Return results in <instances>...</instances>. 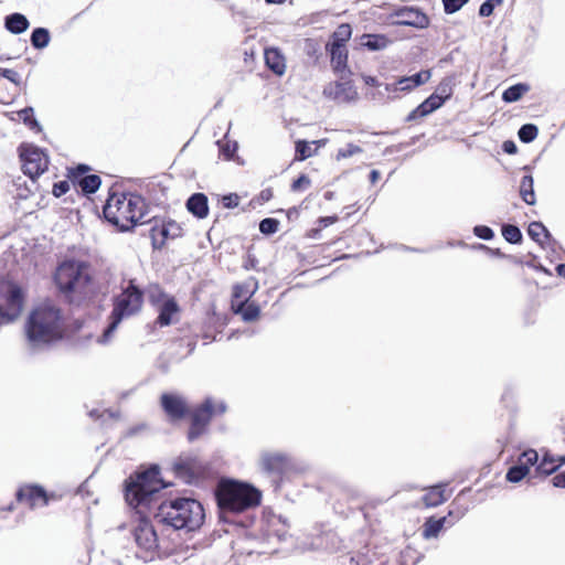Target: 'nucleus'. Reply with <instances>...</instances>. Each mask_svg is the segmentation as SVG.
<instances>
[{
  "label": "nucleus",
  "instance_id": "obj_39",
  "mask_svg": "<svg viewBox=\"0 0 565 565\" xmlns=\"http://www.w3.org/2000/svg\"><path fill=\"white\" fill-rule=\"evenodd\" d=\"M501 232L504 239L511 244H520L522 242V233L515 225L504 224Z\"/></svg>",
  "mask_w": 565,
  "mask_h": 565
},
{
  "label": "nucleus",
  "instance_id": "obj_42",
  "mask_svg": "<svg viewBox=\"0 0 565 565\" xmlns=\"http://www.w3.org/2000/svg\"><path fill=\"white\" fill-rule=\"evenodd\" d=\"M539 134V128L533 124H525L519 130V138L522 142L529 143L533 141Z\"/></svg>",
  "mask_w": 565,
  "mask_h": 565
},
{
  "label": "nucleus",
  "instance_id": "obj_27",
  "mask_svg": "<svg viewBox=\"0 0 565 565\" xmlns=\"http://www.w3.org/2000/svg\"><path fill=\"white\" fill-rule=\"evenodd\" d=\"M185 206L198 218H205L209 215V201L204 193L198 192L192 194L188 199Z\"/></svg>",
  "mask_w": 565,
  "mask_h": 565
},
{
  "label": "nucleus",
  "instance_id": "obj_59",
  "mask_svg": "<svg viewBox=\"0 0 565 565\" xmlns=\"http://www.w3.org/2000/svg\"><path fill=\"white\" fill-rule=\"evenodd\" d=\"M351 565H367L366 558L363 555L352 556L350 558Z\"/></svg>",
  "mask_w": 565,
  "mask_h": 565
},
{
  "label": "nucleus",
  "instance_id": "obj_14",
  "mask_svg": "<svg viewBox=\"0 0 565 565\" xmlns=\"http://www.w3.org/2000/svg\"><path fill=\"white\" fill-rule=\"evenodd\" d=\"M20 150L23 173L30 179L35 180L47 170L49 157L44 151L33 146L21 147Z\"/></svg>",
  "mask_w": 565,
  "mask_h": 565
},
{
  "label": "nucleus",
  "instance_id": "obj_63",
  "mask_svg": "<svg viewBox=\"0 0 565 565\" xmlns=\"http://www.w3.org/2000/svg\"><path fill=\"white\" fill-rule=\"evenodd\" d=\"M556 273L565 278V264H559L556 266Z\"/></svg>",
  "mask_w": 565,
  "mask_h": 565
},
{
  "label": "nucleus",
  "instance_id": "obj_9",
  "mask_svg": "<svg viewBox=\"0 0 565 565\" xmlns=\"http://www.w3.org/2000/svg\"><path fill=\"white\" fill-rule=\"evenodd\" d=\"M225 411L224 403L215 402L212 398H206L201 404L191 407L186 417L189 420L188 440L194 441L203 436L207 431L212 419L215 416L223 415Z\"/></svg>",
  "mask_w": 565,
  "mask_h": 565
},
{
  "label": "nucleus",
  "instance_id": "obj_34",
  "mask_svg": "<svg viewBox=\"0 0 565 565\" xmlns=\"http://www.w3.org/2000/svg\"><path fill=\"white\" fill-rule=\"evenodd\" d=\"M520 195L526 204L533 205L535 203V193L533 189L532 175L527 174L521 179Z\"/></svg>",
  "mask_w": 565,
  "mask_h": 565
},
{
  "label": "nucleus",
  "instance_id": "obj_55",
  "mask_svg": "<svg viewBox=\"0 0 565 565\" xmlns=\"http://www.w3.org/2000/svg\"><path fill=\"white\" fill-rule=\"evenodd\" d=\"M493 9H494V2H493V0H487V1H484V2L480 6L479 14H480L481 17H489V15H491V14H492Z\"/></svg>",
  "mask_w": 565,
  "mask_h": 565
},
{
  "label": "nucleus",
  "instance_id": "obj_49",
  "mask_svg": "<svg viewBox=\"0 0 565 565\" xmlns=\"http://www.w3.org/2000/svg\"><path fill=\"white\" fill-rule=\"evenodd\" d=\"M430 71L429 70H426V71H420L412 76H409L411 78V82L413 83L412 85L416 88L423 84H425L426 82L429 81L430 78Z\"/></svg>",
  "mask_w": 565,
  "mask_h": 565
},
{
  "label": "nucleus",
  "instance_id": "obj_54",
  "mask_svg": "<svg viewBox=\"0 0 565 565\" xmlns=\"http://www.w3.org/2000/svg\"><path fill=\"white\" fill-rule=\"evenodd\" d=\"M236 148V143H231L230 141H226L221 146V152L224 156V158L228 160L233 158Z\"/></svg>",
  "mask_w": 565,
  "mask_h": 565
},
{
  "label": "nucleus",
  "instance_id": "obj_62",
  "mask_svg": "<svg viewBox=\"0 0 565 565\" xmlns=\"http://www.w3.org/2000/svg\"><path fill=\"white\" fill-rule=\"evenodd\" d=\"M256 264H257V260H256V259H254V258H249V259L246 262V264L244 265V267H245L246 269H249V268L255 269V268H256Z\"/></svg>",
  "mask_w": 565,
  "mask_h": 565
},
{
  "label": "nucleus",
  "instance_id": "obj_23",
  "mask_svg": "<svg viewBox=\"0 0 565 565\" xmlns=\"http://www.w3.org/2000/svg\"><path fill=\"white\" fill-rule=\"evenodd\" d=\"M451 497L448 483H438L424 489L422 502L425 508H436L445 503Z\"/></svg>",
  "mask_w": 565,
  "mask_h": 565
},
{
  "label": "nucleus",
  "instance_id": "obj_19",
  "mask_svg": "<svg viewBox=\"0 0 565 565\" xmlns=\"http://www.w3.org/2000/svg\"><path fill=\"white\" fill-rule=\"evenodd\" d=\"M393 24L408 25L417 29H425L429 25V18L419 9L401 8L392 13Z\"/></svg>",
  "mask_w": 565,
  "mask_h": 565
},
{
  "label": "nucleus",
  "instance_id": "obj_4",
  "mask_svg": "<svg viewBox=\"0 0 565 565\" xmlns=\"http://www.w3.org/2000/svg\"><path fill=\"white\" fill-rule=\"evenodd\" d=\"M54 280L62 294L71 301H79L92 292L90 266L87 262L66 259L54 274Z\"/></svg>",
  "mask_w": 565,
  "mask_h": 565
},
{
  "label": "nucleus",
  "instance_id": "obj_43",
  "mask_svg": "<svg viewBox=\"0 0 565 565\" xmlns=\"http://www.w3.org/2000/svg\"><path fill=\"white\" fill-rule=\"evenodd\" d=\"M311 186V179L302 173L290 184V190L295 193L305 192Z\"/></svg>",
  "mask_w": 565,
  "mask_h": 565
},
{
  "label": "nucleus",
  "instance_id": "obj_64",
  "mask_svg": "<svg viewBox=\"0 0 565 565\" xmlns=\"http://www.w3.org/2000/svg\"><path fill=\"white\" fill-rule=\"evenodd\" d=\"M202 337L203 339H206L209 342L215 340V335L210 334V332H205Z\"/></svg>",
  "mask_w": 565,
  "mask_h": 565
},
{
  "label": "nucleus",
  "instance_id": "obj_7",
  "mask_svg": "<svg viewBox=\"0 0 565 565\" xmlns=\"http://www.w3.org/2000/svg\"><path fill=\"white\" fill-rule=\"evenodd\" d=\"M146 290H142L136 279H129L121 291L113 298V310L109 324L105 329L100 342H106L118 324L127 318L138 315L143 306Z\"/></svg>",
  "mask_w": 565,
  "mask_h": 565
},
{
  "label": "nucleus",
  "instance_id": "obj_1",
  "mask_svg": "<svg viewBox=\"0 0 565 565\" xmlns=\"http://www.w3.org/2000/svg\"><path fill=\"white\" fill-rule=\"evenodd\" d=\"M26 337L35 344H51L64 337L62 310L50 301L36 306L25 324Z\"/></svg>",
  "mask_w": 565,
  "mask_h": 565
},
{
  "label": "nucleus",
  "instance_id": "obj_3",
  "mask_svg": "<svg viewBox=\"0 0 565 565\" xmlns=\"http://www.w3.org/2000/svg\"><path fill=\"white\" fill-rule=\"evenodd\" d=\"M215 499L222 511L242 513L260 505L262 491L247 482L221 479L215 489Z\"/></svg>",
  "mask_w": 565,
  "mask_h": 565
},
{
  "label": "nucleus",
  "instance_id": "obj_29",
  "mask_svg": "<svg viewBox=\"0 0 565 565\" xmlns=\"http://www.w3.org/2000/svg\"><path fill=\"white\" fill-rule=\"evenodd\" d=\"M447 522V516L435 518L430 516L426 519L422 526V536L426 540L435 539L439 535Z\"/></svg>",
  "mask_w": 565,
  "mask_h": 565
},
{
  "label": "nucleus",
  "instance_id": "obj_45",
  "mask_svg": "<svg viewBox=\"0 0 565 565\" xmlns=\"http://www.w3.org/2000/svg\"><path fill=\"white\" fill-rule=\"evenodd\" d=\"M18 116L29 128L34 129L39 127L33 108L25 107L18 111Z\"/></svg>",
  "mask_w": 565,
  "mask_h": 565
},
{
  "label": "nucleus",
  "instance_id": "obj_56",
  "mask_svg": "<svg viewBox=\"0 0 565 565\" xmlns=\"http://www.w3.org/2000/svg\"><path fill=\"white\" fill-rule=\"evenodd\" d=\"M552 483L557 488H565V472L557 473L553 477Z\"/></svg>",
  "mask_w": 565,
  "mask_h": 565
},
{
  "label": "nucleus",
  "instance_id": "obj_41",
  "mask_svg": "<svg viewBox=\"0 0 565 565\" xmlns=\"http://www.w3.org/2000/svg\"><path fill=\"white\" fill-rule=\"evenodd\" d=\"M313 154L309 142L306 140H297L295 145V160L303 161Z\"/></svg>",
  "mask_w": 565,
  "mask_h": 565
},
{
  "label": "nucleus",
  "instance_id": "obj_38",
  "mask_svg": "<svg viewBox=\"0 0 565 565\" xmlns=\"http://www.w3.org/2000/svg\"><path fill=\"white\" fill-rule=\"evenodd\" d=\"M50 42V33L44 28H36L31 34V43L35 49H43Z\"/></svg>",
  "mask_w": 565,
  "mask_h": 565
},
{
  "label": "nucleus",
  "instance_id": "obj_53",
  "mask_svg": "<svg viewBox=\"0 0 565 565\" xmlns=\"http://www.w3.org/2000/svg\"><path fill=\"white\" fill-rule=\"evenodd\" d=\"M0 77H4L17 85L21 82L20 74L11 68H0Z\"/></svg>",
  "mask_w": 565,
  "mask_h": 565
},
{
  "label": "nucleus",
  "instance_id": "obj_61",
  "mask_svg": "<svg viewBox=\"0 0 565 565\" xmlns=\"http://www.w3.org/2000/svg\"><path fill=\"white\" fill-rule=\"evenodd\" d=\"M380 177H381V173L377 170H372L369 175L370 181L373 184L376 183V181L380 179Z\"/></svg>",
  "mask_w": 565,
  "mask_h": 565
},
{
  "label": "nucleus",
  "instance_id": "obj_48",
  "mask_svg": "<svg viewBox=\"0 0 565 565\" xmlns=\"http://www.w3.org/2000/svg\"><path fill=\"white\" fill-rule=\"evenodd\" d=\"M469 0H443L446 13H455L460 10Z\"/></svg>",
  "mask_w": 565,
  "mask_h": 565
},
{
  "label": "nucleus",
  "instance_id": "obj_57",
  "mask_svg": "<svg viewBox=\"0 0 565 565\" xmlns=\"http://www.w3.org/2000/svg\"><path fill=\"white\" fill-rule=\"evenodd\" d=\"M259 200L262 202H268L274 198V191L271 188H266L259 192Z\"/></svg>",
  "mask_w": 565,
  "mask_h": 565
},
{
  "label": "nucleus",
  "instance_id": "obj_50",
  "mask_svg": "<svg viewBox=\"0 0 565 565\" xmlns=\"http://www.w3.org/2000/svg\"><path fill=\"white\" fill-rule=\"evenodd\" d=\"M473 233L479 238L486 239V241H489V239L493 238V236H494L493 231L487 225L475 226Z\"/></svg>",
  "mask_w": 565,
  "mask_h": 565
},
{
  "label": "nucleus",
  "instance_id": "obj_46",
  "mask_svg": "<svg viewBox=\"0 0 565 565\" xmlns=\"http://www.w3.org/2000/svg\"><path fill=\"white\" fill-rule=\"evenodd\" d=\"M279 230V221L276 218L267 217L259 223V231L265 235H270Z\"/></svg>",
  "mask_w": 565,
  "mask_h": 565
},
{
  "label": "nucleus",
  "instance_id": "obj_18",
  "mask_svg": "<svg viewBox=\"0 0 565 565\" xmlns=\"http://www.w3.org/2000/svg\"><path fill=\"white\" fill-rule=\"evenodd\" d=\"M161 407L171 423L186 419L191 406L186 399L172 393H164L160 397Z\"/></svg>",
  "mask_w": 565,
  "mask_h": 565
},
{
  "label": "nucleus",
  "instance_id": "obj_30",
  "mask_svg": "<svg viewBox=\"0 0 565 565\" xmlns=\"http://www.w3.org/2000/svg\"><path fill=\"white\" fill-rule=\"evenodd\" d=\"M390 40L384 34H363L360 44L370 51H379L385 49Z\"/></svg>",
  "mask_w": 565,
  "mask_h": 565
},
{
  "label": "nucleus",
  "instance_id": "obj_36",
  "mask_svg": "<svg viewBox=\"0 0 565 565\" xmlns=\"http://www.w3.org/2000/svg\"><path fill=\"white\" fill-rule=\"evenodd\" d=\"M254 291L249 289L247 284H236L233 286L231 307L234 305H238L239 301H244L245 299H249Z\"/></svg>",
  "mask_w": 565,
  "mask_h": 565
},
{
  "label": "nucleus",
  "instance_id": "obj_25",
  "mask_svg": "<svg viewBox=\"0 0 565 565\" xmlns=\"http://www.w3.org/2000/svg\"><path fill=\"white\" fill-rule=\"evenodd\" d=\"M265 65L277 76H282L286 72V58L277 47L265 49Z\"/></svg>",
  "mask_w": 565,
  "mask_h": 565
},
{
  "label": "nucleus",
  "instance_id": "obj_17",
  "mask_svg": "<svg viewBox=\"0 0 565 565\" xmlns=\"http://www.w3.org/2000/svg\"><path fill=\"white\" fill-rule=\"evenodd\" d=\"M182 227L173 220L156 221L150 230L152 247L161 249L169 239H174L182 235Z\"/></svg>",
  "mask_w": 565,
  "mask_h": 565
},
{
  "label": "nucleus",
  "instance_id": "obj_47",
  "mask_svg": "<svg viewBox=\"0 0 565 565\" xmlns=\"http://www.w3.org/2000/svg\"><path fill=\"white\" fill-rule=\"evenodd\" d=\"M362 151H363V149L360 146L354 145V143H348L345 147L340 148L338 150L337 159L338 160L347 159L354 154L361 153Z\"/></svg>",
  "mask_w": 565,
  "mask_h": 565
},
{
  "label": "nucleus",
  "instance_id": "obj_40",
  "mask_svg": "<svg viewBox=\"0 0 565 565\" xmlns=\"http://www.w3.org/2000/svg\"><path fill=\"white\" fill-rule=\"evenodd\" d=\"M409 76L401 77L398 81L392 84H385V90L388 93L399 92H411L415 87L412 85Z\"/></svg>",
  "mask_w": 565,
  "mask_h": 565
},
{
  "label": "nucleus",
  "instance_id": "obj_31",
  "mask_svg": "<svg viewBox=\"0 0 565 565\" xmlns=\"http://www.w3.org/2000/svg\"><path fill=\"white\" fill-rule=\"evenodd\" d=\"M563 465H565V457L554 459L553 457L544 456L535 470L540 476H550Z\"/></svg>",
  "mask_w": 565,
  "mask_h": 565
},
{
  "label": "nucleus",
  "instance_id": "obj_37",
  "mask_svg": "<svg viewBox=\"0 0 565 565\" xmlns=\"http://www.w3.org/2000/svg\"><path fill=\"white\" fill-rule=\"evenodd\" d=\"M352 29L349 23L340 24L331 35L330 43H338L347 45V42L351 39Z\"/></svg>",
  "mask_w": 565,
  "mask_h": 565
},
{
  "label": "nucleus",
  "instance_id": "obj_44",
  "mask_svg": "<svg viewBox=\"0 0 565 565\" xmlns=\"http://www.w3.org/2000/svg\"><path fill=\"white\" fill-rule=\"evenodd\" d=\"M338 220L339 217L337 215L319 217L317 221L318 227L311 228L308 236L316 237L323 228L334 224Z\"/></svg>",
  "mask_w": 565,
  "mask_h": 565
},
{
  "label": "nucleus",
  "instance_id": "obj_6",
  "mask_svg": "<svg viewBox=\"0 0 565 565\" xmlns=\"http://www.w3.org/2000/svg\"><path fill=\"white\" fill-rule=\"evenodd\" d=\"M164 487L159 469L153 467L130 476L125 481V499L138 514H142L150 509L157 494Z\"/></svg>",
  "mask_w": 565,
  "mask_h": 565
},
{
  "label": "nucleus",
  "instance_id": "obj_20",
  "mask_svg": "<svg viewBox=\"0 0 565 565\" xmlns=\"http://www.w3.org/2000/svg\"><path fill=\"white\" fill-rule=\"evenodd\" d=\"M539 455L534 449L523 451L514 466L510 467L507 472L509 482H519L529 475L530 469L537 463Z\"/></svg>",
  "mask_w": 565,
  "mask_h": 565
},
{
  "label": "nucleus",
  "instance_id": "obj_24",
  "mask_svg": "<svg viewBox=\"0 0 565 565\" xmlns=\"http://www.w3.org/2000/svg\"><path fill=\"white\" fill-rule=\"evenodd\" d=\"M527 234L542 248H548L556 244L548 230L541 222H531L527 227Z\"/></svg>",
  "mask_w": 565,
  "mask_h": 565
},
{
  "label": "nucleus",
  "instance_id": "obj_28",
  "mask_svg": "<svg viewBox=\"0 0 565 565\" xmlns=\"http://www.w3.org/2000/svg\"><path fill=\"white\" fill-rule=\"evenodd\" d=\"M231 308L236 315H239L242 319L247 322L256 321L260 316L259 306L254 301H249V299L239 301L238 305H234Z\"/></svg>",
  "mask_w": 565,
  "mask_h": 565
},
{
  "label": "nucleus",
  "instance_id": "obj_13",
  "mask_svg": "<svg viewBox=\"0 0 565 565\" xmlns=\"http://www.w3.org/2000/svg\"><path fill=\"white\" fill-rule=\"evenodd\" d=\"M337 81L328 83L322 90L326 98L337 103H350L358 98V90L354 86L353 73H339Z\"/></svg>",
  "mask_w": 565,
  "mask_h": 565
},
{
  "label": "nucleus",
  "instance_id": "obj_58",
  "mask_svg": "<svg viewBox=\"0 0 565 565\" xmlns=\"http://www.w3.org/2000/svg\"><path fill=\"white\" fill-rule=\"evenodd\" d=\"M502 149H503L504 152H507L509 154H514L516 152V146L511 140L504 141L503 145H502Z\"/></svg>",
  "mask_w": 565,
  "mask_h": 565
},
{
  "label": "nucleus",
  "instance_id": "obj_26",
  "mask_svg": "<svg viewBox=\"0 0 565 565\" xmlns=\"http://www.w3.org/2000/svg\"><path fill=\"white\" fill-rule=\"evenodd\" d=\"M443 105H444L443 99L433 93L422 104H419L415 109H413L408 114L407 121L423 118V117L431 114L433 111L437 110Z\"/></svg>",
  "mask_w": 565,
  "mask_h": 565
},
{
  "label": "nucleus",
  "instance_id": "obj_35",
  "mask_svg": "<svg viewBox=\"0 0 565 565\" xmlns=\"http://www.w3.org/2000/svg\"><path fill=\"white\" fill-rule=\"evenodd\" d=\"M454 78L450 76L444 77L437 85L434 94L443 99L445 103L454 94Z\"/></svg>",
  "mask_w": 565,
  "mask_h": 565
},
{
  "label": "nucleus",
  "instance_id": "obj_2",
  "mask_svg": "<svg viewBox=\"0 0 565 565\" xmlns=\"http://www.w3.org/2000/svg\"><path fill=\"white\" fill-rule=\"evenodd\" d=\"M203 505L195 499L178 498L159 504L154 519L174 530L195 531L204 522Z\"/></svg>",
  "mask_w": 565,
  "mask_h": 565
},
{
  "label": "nucleus",
  "instance_id": "obj_51",
  "mask_svg": "<svg viewBox=\"0 0 565 565\" xmlns=\"http://www.w3.org/2000/svg\"><path fill=\"white\" fill-rule=\"evenodd\" d=\"M221 202L225 209H234L239 204V196L236 193H230L223 195Z\"/></svg>",
  "mask_w": 565,
  "mask_h": 565
},
{
  "label": "nucleus",
  "instance_id": "obj_22",
  "mask_svg": "<svg viewBox=\"0 0 565 565\" xmlns=\"http://www.w3.org/2000/svg\"><path fill=\"white\" fill-rule=\"evenodd\" d=\"M263 469L276 476H282L290 467L289 458L281 452H265L262 456Z\"/></svg>",
  "mask_w": 565,
  "mask_h": 565
},
{
  "label": "nucleus",
  "instance_id": "obj_33",
  "mask_svg": "<svg viewBox=\"0 0 565 565\" xmlns=\"http://www.w3.org/2000/svg\"><path fill=\"white\" fill-rule=\"evenodd\" d=\"M530 90V86L525 83H518L507 88L502 94V99L505 103H514L520 100L524 94Z\"/></svg>",
  "mask_w": 565,
  "mask_h": 565
},
{
  "label": "nucleus",
  "instance_id": "obj_11",
  "mask_svg": "<svg viewBox=\"0 0 565 565\" xmlns=\"http://www.w3.org/2000/svg\"><path fill=\"white\" fill-rule=\"evenodd\" d=\"M15 501L34 510L49 505L51 502L61 499L55 492H49L38 483H23L15 491Z\"/></svg>",
  "mask_w": 565,
  "mask_h": 565
},
{
  "label": "nucleus",
  "instance_id": "obj_5",
  "mask_svg": "<svg viewBox=\"0 0 565 565\" xmlns=\"http://www.w3.org/2000/svg\"><path fill=\"white\" fill-rule=\"evenodd\" d=\"M145 200L134 193H110L103 213L105 218L121 231L131 230L145 216Z\"/></svg>",
  "mask_w": 565,
  "mask_h": 565
},
{
  "label": "nucleus",
  "instance_id": "obj_8",
  "mask_svg": "<svg viewBox=\"0 0 565 565\" xmlns=\"http://www.w3.org/2000/svg\"><path fill=\"white\" fill-rule=\"evenodd\" d=\"M146 294L150 306L158 313L156 326L164 328L179 321L181 307L174 296L166 292L159 284H150Z\"/></svg>",
  "mask_w": 565,
  "mask_h": 565
},
{
  "label": "nucleus",
  "instance_id": "obj_52",
  "mask_svg": "<svg viewBox=\"0 0 565 565\" xmlns=\"http://www.w3.org/2000/svg\"><path fill=\"white\" fill-rule=\"evenodd\" d=\"M70 180L60 181L53 184L52 193L55 198H60L70 190Z\"/></svg>",
  "mask_w": 565,
  "mask_h": 565
},
{
  "label": "nucleus",
  "instance_id": "obj_12",
  "mask_svg": "<svg viewBox=\"0 0 565 565\" xmlns=\"http://www.w3.org/2000/svg\"><path fill=\"white\" fill-rule=\"evenodd\" d=\"M24 298L23 289L17 282H7L4 294L0 296V322L8 323L19 318Z\"/></svg>",
  "mask_w": 565,
  "mask_h": 565
},
{
  "label": "nucleus",
  "instance_id": "obj_16",
  "mask_svg": "<svg viewBox=\"0 0 565 565\" xmlns=\"http://www.w3.org/2000/svg\"><path fill=\"white\" fill-rule=\"evenodd\" d=\"M92 168L87 164H78L67 169V179L75 188H79L84 194L95 193L100 186L102 180L97 174H89Z\"/></svg>",
  "mask_w": 565,
  "mask_h": 565
},
{
  "label": "nucleus",
  "instance_id": "obj_15",
  "mask_svg": "<svg viewBox=\"0 0 565 565\" xmlns=\"http://www.w3.org/2000/svg\"><path fill=\"white\" fill-rule=\"evenodd\" d=\"M132 534L139 548L146 553H154L160 550L157 532L149 519L139 514Z\"/></svg>",
  "mask_w": 565,
  "mask_h": 565
},
{
  "label": "nucleus",
  "instance_id": "obj_10",
  "mask_svg": "<svg viewBox=\"0 0 565 565\" xmlns=\"http://www.w3.org/2000/svg\"><path fill=\"white\" fill-rule=\"evenodd\" d=\"M173 471L185 483L196 484L212 476L211 466L196 457L179 458L173 465Z\"/></svg>",
  "mask_w": 565,
  "mask_h": 565
},
{
  "label": "nucleus",
  "instance_id": "obj_32",
  "mask_svg": "<svg viewBox=\"0 0 565 565\" xmlns=\"http://www.w3.org/2000/svg\"><path fill=\"white\" fill-rule=\"evenodd\" d=\"M6 28L14 34H20L29 28L28 19L21 13H13L6 18Z\"/></svg>",
  "mask_w": 565,
  "mask_h": 565
},
{
  "label": "nucleus",
  "instance_id": "obj_60",
  "mask_svg": "<svg viewBox=\"0 0 565 565\" xmlns=\"http://www.w3.org/2000/svg\"><path fill=\"white\" fill-rule=\"evenodd\" d=\"M363 79H364L365 84L369 85V86H372V87H379L380 86L379 81L375 77H373V76H364Z\"/></svg>",
  "mask_w": 565,
  "mask_h": 565
},
{
  "label": "nucleus",
  "instance_id": "obj_21",
  "mask_svg": "<svg viewBox=\"0 0 565 565\" xmlns=\"http://www.w3.org/2000/svg\"><path fill=\"white\" fill-rule=\"evenodd\" d=\"M326 50L330 54L331 67L334 74H349L350 72H352L348 65L349 52L347 45L338 43H328Z\"/></svg>",
  "mask_w": 565,
  "mask_h": 565
}]
</instances>
